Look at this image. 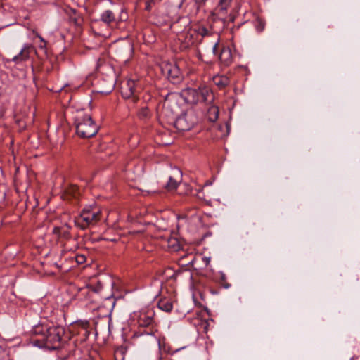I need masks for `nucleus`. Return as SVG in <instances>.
<instances>
[{
    "label": "nucleus",
    "instance_id": "obj_14",
    "mask_svg": "<svg viewBox=\"0 0 360 360\" xmlns=\"http://www.w3.org/2000/svg\"><path fill=\"white\" fill-rule=\"evenodd\" d=\"M96 292V291L95 290L92 289L89 285H86L78 288L77 293L75 295V297L80 301L87 300H89L91 296Z\"/></svg>",
    "mask_w": 360,
    "mask_h": 360
},
{
    "label": "nucleus",
    "instance_id": "obj_21",
    "mask_svg": "<svg viewBox=\"0 0 360 360\" xmlns=\"http://www.w3.org/2000/svg\"><path fill=\"white\" fill-rule=\"evenodd\" d=\"M186 94L188 96V98H192L191 100V102L193 103H198L200 102V97H199V89H188L186 91Z\"/></svg>",
    "mask_w": 360,
    "mask_h": 360
},
{
    "label": "nucleus",
    "instance_id": "obj_16",
    "mask_svg": "<svg viewBox=\"0 0 360 360\" xmlns=\"http://www.w3.org/2000/svg\"><path fill=\"white\" fill-rule=\"evenodd\" d=\"M212 81L219 89H224L229 84V78L224 75H217L213 77Z\"/></svg>",
    "mask_w": 360,
    "mask_h": 360
},
{
    "label": "nucleus",
    "instance_id": "obj_11",
    "mask_svg": "<svg viewBox=\"0 0 360 360\" xmlns=\"http://www.w3.org/2000/svg\"><path fill=\"white\" fill-rule=\"evenodd\" d=\"M136 92V82L134 80L129 79L123 83L121 86V94L124 98H129Z\"/></svg>",
    "mask_w": 360,
    "mask_h": 360
},
{
    "label": "nucleus",
    "instance_id": "obj_34",
    "mask_svg": "<svg viewBox=\"0 0 360 360\" xmlns=\"http://www.w3.org/2000/svg\"><path fill=\"white\" fill-rule=\"evenodd\" d=\"M46 44H44V43H42L41 44H40V45H39V49H46Z\"/></svg>",
    "mask_w": 360,
    "mask_h": 360
},
{
    "label": "nucleus",
    "instance_id": "obj_28",
    "mask_svg": "<svg viewBox=\"0 0 360 360\" xmlns=\"http://www.w3.org/2000/svg\"><path fill=\"white\" fill-rule=\"evenodd\" d=\"M264 28V25L262 21H258V25H257V30L259 32L262 31Z\"/></svg>",
    "mask_w": 360,
    "mask_h": 360
},
{
    "label": "nucleus",
    "instance_id": "obj_32",
    "mask_svg": "<svg viewBox=\"0 0 360 360\" xmlns=\"http://www.w3.org/2000/svg\"><path fill=\"white\" fill-rule=\"evenodd\" d=\"M217 46H218V44H217V43H216L212 48L214 53H217Z\"/></svg>",
    "mask_w": 360,
    "mask_h": 360
},
{
    "label": "nucleus",
    "instance_id": "obj_20",
    "mask_svg": "<svg viewBox=\"0 0 360 360\" xmlns=\"http://www.w3.org/2000/svg\"><path fill=\"white\" fill-rule=\"evenodd\" d=\"M158 307L161 310L170 312L173 309L172 303L167 299H161L158 303Z\"/></svg>",
    "mask_w": 360,
    "mask_h": 360
},
{
    "label": "nucleus",
    "instance_id": "obj_15",
    "mask_svg": "<svg viewBox=\"0 0 360 360\" xmlns=\"http://www.w3.org/2000/svg\"><path fill=\"white\" fill-rule=\"evenodd\" d=\"M231 0H220L214 9L215 13L220 18H225L227 9L230 6Z\"/></svg>",
    "mask_w": 360,
    "mask_h": 360
},
{
    "label": "nucleus",
    "instance_id": "obj_35",
    "mask_svg": "<svg viewBox=\"0 0 360 360\" xmlns=\"http://www.w3.org/2000/svg\"><path fill=\"white\" fill-rule=\"evenodd\" d=\"M230 286H231V285H230V284H229V283H224V287L225 288H229Z\"/></svg>",
    "mask_w": 360,
    "mask_h": 360
},
{
    "label": "nucleus",
    "instance_id": "obj_13",
    "mask_svg": "<svg viewBox=\"0 0 360 360\" xmlns=\"http://www.w3.org/2000/svg\"><path fill=\"white\" fill-rule=\"evenodd\" d=\"M71 226L68 224H65L61 226H55L53 229V233L56 235L59 238L69 240L71 238L70 230Z\"/></svg>",
    "mask_w": 360,
    "mask_h": 360
},
{
    "label": "nucleus",
    "instance_id": "obj_4",
    "mask_svg": "<svg viewBox=\"0 0 360 360\" xmlns=\"http://www.w3.org/2000/svg\"><path fill=\"white\" fill-rule=\"evenodd\" d=\"M32 335H41L45 338H63L66 335L65 328L61 326H53L51 327L42 325L35 326L31 331Z\"/></svg>",
    "mask_w": 360,
    "mask_h": 360
},
{
    "label": "nucleus",
    "instance_id": "obj_23",
    "mask_svg": "<svg viewBox=\"0 0 360 360\" xmlns=\"http://www.w3.org/2000/svg\"><path fill=\"white\" fill-rule=\"evenodd\" d=\"M138 117L141 120L148 119L150 117V112L148 108L146 106L141 108L138 112Z\"/></svg>",
    "mask_w": 360,
    "mask_h": 360
},
{
    "label": "nucleus",
    "instance_id": "obj_27",
    "mask_svg": "<svg viewBox=\"0 0 360 360\" xmlns=\"http://www.w3.org/2000/svg\"><path fill=\"white\" fill-rule=\"evenodd\" d=\"M76 262L78 264H84L86 262V257L84 255H77L76 256Z\"/></svg>",
    "mask_w": 360,
    "mask_h": 360
},
{
    "label": "nucleus",
    "instance_id": "obj_10",
    "mask_svg": "<svg viewBox=\"0 0 360 360\" xmlns=\"http://www.w3.org/2000/svg\"><path fill=\"white\" fill-rule=\"evenodd\" d=\"M182 180V172L179 169H173V174L169 177V181L165 185V188L169 191H174L177 188L179 184Z\"/></svg>",
    "mask_w": 360,
    "mask_h": 360
},
{
    "label": "nucleus",
    "instance_id": "obj_19",
    "mask_svg": "<svg viewBox=\"0 0 360 360\" xmlns=\"http://www.w3.org/2000/svg\"><path fill=\"white\" fill-rule=\"evenodd\" d=\"M200 102H207L212 100V95L207 88H199Z\"/></svg>",
    "mask_w": 360,
    "mask_h": 360
},
{
    "label": "nucleus",
    "instance_id": "obj_17",
    "mask_svg": "<svg viewBox=\"0 0 360 360\" xmlns=\"http://www.w3.org/2000/svg\"><path fill=\"white\" fill-rule=\"evenodd\" d=\"M219 58L222 63L226 65H229L232 60L231 52L230 49L224 48L219 55Z\"/></svg>",
    "mask_w": 360,
    "mask_h": 360
},
{
    "label": "nucleus",
    "instance_id": "obj_25",
    "mask_svg": "<svg viewBox=\"0 0 360 360\" xmlns=\"http://www.w3.org/2000/svg\"><path fill=\"white\" fill-rule=\"evenodd\" d=\"M162 0H148L146 1V10L150 11L153 6H154L157 3L160 2Z\"/></svg>",
    "mask_w": 360,
    "mask_h": 360
},
{
    "label": "nucleus",
    "instance_id": "obj_24",
    "mask_svg": "<svg viewBox=\"0 0 360 360\" xmlns=\"http://www.w3.org/2000/svg\"><path fill=\"white\" fill-rule=\"evenodd\" d=\"M65 193L73 198H76L79 194V188L75 185H70L68 188H66Z\"/></svg>",
    "mask_w": 360,
    "mask_h": 360
},
{
    "label": "nucleus",
    "instance_id": "obj_5",
    "mask_svg": "<svg viewBox=\"0 0 360 360\" xmlns=\"http://www.w3.org/2000/svg\"><path fill=\"white\" fill-rule=\"evenodd\" d=\"M161 70L162 73L167 75L170 82L176 84L182 82L183 74L179 64L176 62L163 63Z\"/></svg>",
    "mask_w": 360,
    "mask_h": 360
},
{
    "label": "nucleus",
    "instance_id": "obj_22",
    "mask_svg": "<svg viewBox=\"0 0 360 360\" xmlns=\"http://www.w3.org/2000/svg\"><path fill=\"white\" fill-rule=\"evenodd\" d=\"M158 346L160 351L165 353H174L180 350L181 348L172 349L169 347H167L165 343V339H158Z\"/></svg>",
    "mask_w": 360,
    "mask_h": 360
},
{
    "label": "nucleus",
    "instance_id": "obj_1",
    "mask_svg": "<svg viewBox=\"0 0 360 360\" xmlns=\"http://www.w3.org/2000/svg\"><path fill=\"white\" fill-rule=\"evenodd\" d=\"M75 123L77 135L83 139L92 137L98 131V127L92 120L91 116L82 110L77 112Z\"/></svg>",
    "mask_w": 360,
    "mask_h": 360
},
{
    "label": "nucleus",
    "instance_id": "obj_12",
    "mask_svg": "<svg viewBox=\"0 0 360 360\" xmlns=\"http://www.w3.org/2000/svg\"><path fill=\"white\" fill-rule=\"evenodd\" d=\"M188 34L191 37L195 35L196 41L200 42L205 37L210 35L211 32L204 26L197 25L191 30Z\"/></svg>",
    "mask_w": 360,
    "mask_h": 360
},
{
    "label": "nucleus",
    "instance_id": "obj_31",
    "mask_svg": "<svg viewBox=\"0 0 360 360\" xmlns=\"http://www.w3.org/2000/svg\"><path fill=\"white\" fill-rule=\"evenodd\" d=\"M196 4L198 5L203 4L207 0H195Z\"/></svg>",
    "mask_w": 360,
    "mask_h": 360
},
{
    "label": "nucleus",
    "instance_id": "obj_7",
    "mask_svg": "<svg viewBox=\"0 0 360 360\" xmlns=\"http://www.w3.org/2000/svg\"><path fill=\"white\" fill-rule=\"evenodd\" d=\"M197 119L193 113L187 112L179 116L174 121L175 128L181 131H188L193 127Z\"/></svg>",
    "mask_w": 360,
    "mask_h": 360
},
{
    "label": "nucleus",
    "instance_id": "obj_30",
    "mask_svg": "<svg viewBox=\"0 0 360 360\" xmlns=\"http://www.w3.org/2000/svg\"><path fill=\"white\" fill-rule=\"evenodd\" d=\"M36 36L40 39V41L44 44H46V41L44 39V38L39 34L38 33L36 34Z\"/></svg>",
    "mask_w": 360,
    "mask_h": 360
},
{
    "label": "nucleus",
    "instance_id": "obj_37",
    "mask_svg": "<svg viewBox=\"0 0 360 360\" xmlns=\"http://www.w3.org/2000/svg\"><path fill=\"white\" fill-rule=\"evenodd\" d=\"M195 41H191V44H195Z\"/></svg>",
    "mask_w": 360,
    "mask_h": 360
},
{
    "label": "nucleus",
    "instance_id": "obj_29",
    "mask_svg": "<svg viewBox=\"0 0 360 360\" xmlns=\"http://www.w3.org/2000/svg\"><path fill=\"white\" fill-rule=\"evenodd\" d=\"M202 261L205 264L206 266H208L210 262V257H202Z\"/></svg>",
    "mask_w": 360,
    "mask_h": 360
},
{
    "label": "nucleus",
    "instance_id": "obj_3",
    "mask_svg": "<svg viewBox=\"0 0 360 360\" xmlns=\"http://www.w3.org/2000/svg\"><path fill=\"white\" fill-rule=\"evenodd\" d=\"M72 336H80L82 338H89L91 335L98 337L99 335L96 326L91 325L88 321L77 322L72 326L69 330Z\"/></svg>",
    "mask_w": 360,
    "mask_h": 360
},
{
    "label": "nucleus",
    "instance_id": "obj_2",
    "mask_svg": "<svg viewBox=\"0 0 360 360\" xmlns=\"http://www.w3.org/2000/svg\"><path fill=\"white\" fill-rule=\"evenodd\" d=\"M100 211H94L91 207L83 209L80 216L75 221V225L82 230L86 229L90 225L95 224L100 219Z\"/></svg>",
    "mask_w": 360,
    "mask_h": 360
},
{
    "label": "nucleus",
    "instance_id": "obj_36",
    "mask_svg": "<svg viewBox=\"0 0 360 360\" xmlns=\"http://www.w3.org/2000/svg\"><path fill=\"white\" fill-rule=\"evenodd\" d=\"M221 278H222V280H223V281H224V280H225V276H224V275H223V276H222Z\"/></svg>",
    "mask_w": 360,
    "mask_h": 360
},
{
    "label": "nucleus",
    "instance_id": "obj_6",
    "mask_svg": "<svg viewBox=\"0 0 360 360\" xmlns=\"http://www.w3.org/2000/svg\"><path fill=\"white\" fill-rule=\"evenodd\" d=\"M141 335H159V331L153 324V318L150 316L141 314L139 319Z\"/></svg>",
    "mask_w": 360,
    "mask_h": 360
},
{
    "label": "nucleus",
    "instance_id": "obj_18",
    "mask_svg": "<svg viewBox=\"0 0 360 360\" xmlns=\"http://www.w3.org/2000/svg\"><path fill=\"white\" fill-rule=\"evenodd\" d=\"M101 20L108 25L115 21V15L110 10H106L101 15Z\"/></svg>",
    "mask_w": 360,
    "mask_h": 360
},
{
    "label": "nucleus",
    "instance_id": "obj_9",
    "mask_svg": "<svg viewBox=\"0 0 360 360\" xmlns=\"http://www.w3.org/2000/svg\"><path fill=\"white\" fill-rule=\"evenodd\" d=\"M62 339H34L31 342L33 346L44 350H56L60 347Z\"/></svg>",
    "mask_w": 360,
    "mask_h": 360
},
{
    "label": "nucleus",
    "instance_id": "obj_26",
    "mask_svg": "<svg viewBox=\"0 0 360 360\" xmlns=\"http://www.w3.org/2000/svg\"><path fill=\"white\" fill-rule=\"evenodd\" d=\"M126 351H127V347L121 346V347H119L116 348L115 354L117 355L120 354L122 356H124L125 352H126Z\"/></svg>",
    "mask_w": 360,
    "mask_h": 360
},
{
    "label": "nucleus",
    "instance_id": "obj_33",
    "mask_svg": "<svg viewBox=\"0 0 360 360\" xmlns=\"http://www.w3.org/2000/svg\"><path fill=\"white\" fill-rule=\"evenodd\" d=\"M202 326L203 327L204 330L206 332L207 330L208 323H202Z\"/></svg>",
    "mask_w": 360,
    "mask_h": 360
},
{
    "label": "nucleus",
    "instance_id": "obj_8",
    "mask_svg": "<svg viewBox=\"0 0 360 360\" xmlns=\"http://www.w3.org/2000/svg\"><path fill=\"white\" fill-rule=\"evenodd\" d=\"M32 53H37L35 47L31 44H25L18 54L15 56L11 61L16 65L22 64L32 58Z\"/></svg>",
    "mask_w": 360,
    "mask_h": 360
}]
</instances>
